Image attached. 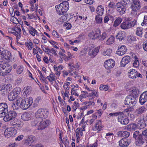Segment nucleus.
<instances>
[{"instance_id":"nucleus-38","label":"nucleus","mask_w":147,"mask_h":147,"mask_svg":"<svg viewBox=\"0 0 147 147\" xmlns=\"http://www.w3.org/2000/svg\"><path fill=\"white\" fill-rule=\"evenodd\" d=\"M142 28H141L138 27L137 28L136 34L137 35L142 37Z\"/></svg>"},{"instance_id":"nucleus-6","label":"nucleus","mask_w":147,"mask_h":147,"mask_svg":"<svg viewBox=\"0 0 147 147\" xmlns=\"http://www.w3.org/2000/svg\"><path fill=\"white\" fill-rule=\"evenodd\" d=\"M137 102L135 97L131 95H128L125 98L124 101L125 105H129L130 107H134Z\"/></svg>"},{"instance_id":"nucleus-22","label":"nucleus","mask_w":147,"mask_h":147,"mask_svg":"<svg viewBox=\"0 0 147 147\" xmlns=\"http://www.w3.org/2000/svg\"><path fill=\"white\" fill-rule=\"evenodd\" d=\"M147 101V91L144 92L140 97L139 102L141 105L144 104Z\"/></svg>"},{"instance_id":"nucleus-44","label":"nucleus","mask_w":147,"mask_h":147,"mask_svg":"<svg viewBox=\"0 0 147 147\" xmlns=\"http://www.w3.org/2000/svg\"><path fill=\"white\" fill-rule=\"evenodd\" d=\"M4 88H5L7 92L9 91L12 89L11 85L10 84H5L3 85Z\"/></svg>"},{"instance_id":"nucleus-57","label":"nucleus","mask_w":147,"mask_h":147,"mask_svg":"<svg viewBox=\"0 0 147 147\" xmlns=\"http://www.w3.org/2000/svg\"><path fill=\"white\" fill-rule=\"evenodd\" d=\"M29 141L31 142H33L35 140V138L34 136L30 135L28 136L27 138Z\"/></svg>"},{"instance_id":"nucleus-50","label":"nucleus","mask_w":147,"mask_h":147,"mask_svg":"<svg viewBox=\"0 0 147 147\" xmlns=\"http://www.w3.org/2000/svg\"><path fill=\"white\" fill-rule=\"evenodd\" d=\"M142 26H147V16H145L144 18L143 22L141 24Z\"/></svg>"},{"instance_id":"nucleus-35","label":"nucleus","mask_w":147,"mask_h":147,"mask_svg":"<svg viewBox=\"0 0 147 147\" xmlns=\"http://www.w3.org/2000/svg\"><path fill=\"white\" fill-rule=\"evenodd\" d=\"M42 99V98L41 96H39L37 97L34 101V105L36 107L41 102Z\"/></svg>"},{"instance_id":"nucleus-9","label":"nucleus","mask_w":147,"mask_h":147,"mask_svg":"<svg viewBox=\"0 0 147 147\" xmlns=\"http://www.w3.org/2000/svg\"><path fill=\"white\" fill-rule=\"evenodd\" d=\"M7 104L5 102L0 103V117H3L8 113Z\"/></svg>"},{"instance_id":"nucleus-15","label":"nucleus","mask_w":147,"mask_h":147,"mask_svg":"<svg viewBox=\"0 0 147 147\" xmlns=\"http://www.w3.org/2000/svg\"><path fill=\"white\" fill-rule=\"evenodd\" d=\"M103 127L101 121L100 120H97L95 123V125L93 127V130L94 131L99 132L102 130Z\"/></svg>"},{"instance_id":"nucleus-51","label":"nucleus","mask_w":147,"mask_h":147,"mask_svg":"<svg viewBox=\"0 0 147 147\" xmlns=\"http://www.w3.org/2000/svg\"><path fill=\"white\" fill-rule=\"evenodd\" d=\"M133 107H128L126 109H125L124 110V113H128L130 112H132L133 110Z\"/></svg>"},{"instance_id":"nucleus-2","label":"nucleus","mask_w":147,"mask_h":147,"mask_svg":"<svg viewBox=\"0 0 147 147\" xmlns=\"http://www.w3.org/2000/svg\"><path fill=\"white\" fill-rule=\"evenodd\" d=\"M55 8L58 14L60 15H64L60 18V20L61 21V19L63 20V18L65 19L66 13L69 9V3L67 1L63 2L59 5L56 6ZM64 20H62V22H64Z\"/></svg>"},{"instance_id":"nucleus-29","label":"nucleus","mask_w":147,"mask_h":147,"mask_svg":"<svg viewBox=\"0 0 147 147\" xmlns=\"http://www.w3.org/2000/svg\"><path fill=\"white\" fill-rule=\"evenodd\" d=\"M31 116L29 113H24L21 116L22 119L24 121H28L30 119Z\"/></svg>"},{"instance_id":"nucleus-59","label":"nucleus","mask_w":147,"mask_h":147,"mask_svg":"<svg viewBox=\"0 0 147 147\" xmlns=\"http://www.w3.org/2000/svg\"><path fill=\"white\" fill-rule=\"evenodd\" d=\"M99 16H97L95 18V20L96 22L98 23H101L102 22V18L99 17Z\"/></svg>"},{"instance_id":"nucleus-33","label":"nucleus","mask_w":147,"mask_h":147,"mask_svg":"<svg viewBox=\"0 0 147 147\" xmlns=\"http://www.w3.org/2000/svg\"><path fill=\"white\" fill-rule=\"evenodd\" d=\"M78 90L79 88L73 87L71 89V94L72 95H74L76 96H79V94L78 93Z\"/></svg>"},{"instance_id":"nucleus-23","label":"nucleus","mask_w":147,"mask_h":147,"mask_svg":"<svg viewBox=\"0 0 147 147\" xmlns=\"http://www.w3.org/2000/svg\"><path fill=\"white\" fill-rule=\"evenodd\" d=\"M127 51V49L126 47L124 45L121 46L120 47H119V49L116 52L117 54L119 56H122L125 54Z\"/></svg>"},{"instance_id":"nucleus-40","label":"nucleus","mask_w":147,"mask_h":147,"mask_svg":"<svg viewBox=\"0 0 147 147\" xmlns=\"http://www.w3.org/2000/svg\"><path fill=\"white\" fill-rule=\"evenodd\" d=\"M15 94L13 92H11L9 94L8 98L10 101H12L15 98Z\"/></svg>"},{"instance_id":"nucleus-30","label":"nucleus","mask_w":147,"mask_h":147,"mask_svg":"<svg viewBox=\"0 0 147 147\" xmlns=\"http://www.w3.org/2000/svg\"><path fill=\"white\" fill-rule=\"evenodd\" d=\"M83 103L85 105L84 107L86 108H84V109L89 108L91 107H94L95 105L94 102L92 101H90L88 102H84Z\"/></svg>"},{"instance_id":"nucleus-47","label":"nucleus","mask_w":147,"mask_h":147,"mask_svg":"<svg viewBox=\"0 0 147 147\" xmlns=\"http://www.w3.org/2000/svg\"><path fill=\"white\" fill-rule=\"evenodd\" d=\"M99 89L100 90L107 91L108 90L109 87L107 85L102 84L100 85Z\"/></svg>"},{"instance_id":"nucleus-7","label":"nucleus","mask_w":147,"mask_h":147,"mask_svg":"<svg viewBox=\"0 0 147 147\" xmlns=\"http://www.w3.org/2000/svg\"><path fill=\"white\" fill-rule=\"evenodd\" d=\"M137 20H135L133 21L130 22L125 21L123 22L121 25V28L123 30L128 29L134 27L136 24Z\"/></svg>"},{"instance_id":"nucleus-1","label":"nucleus","mask_w":147,"mask_h":147,"mask_svg":"<svg viewBox=\"0 0 147 147\" xmlns=\"http://www.w3.org/2000/svg\"><path fill=\"white\" fill-rule=\"evenodd\" d=\"M9 51L0 47V62L3 63L0 64L1 76H5L10 73L11 70V66L7 63L10 61L11 57Z\"/></svg>"},{"instance_id":"nucleus-16","label":"nucleus","mask_w":147,"mask_h":147,"mask_svg":"<svg viewBox=\"0 0 147 147\" xmlns=\"http://www.w3.org/2000/svg\"><path fill=\"white\" fill-rule=\"evenodd\" d=\"M137 125L138 126V128L140 129L144 128L147 125V119H140L138 121Z\"/></svg>"},{"instance_id":"nucleus-41","label":"nucleus","mask_w":147,"mask_h":147,"mask_svg":"<svg viewBox=\"0 0 147 147\" xmlns=\"http://www.w3.org/2000/svg\"><path fill=\"white\" fill-rule=\"evenodd\" d=\"M94 32L95 34V37H96V38L98 37L99 38L101 33L100 30L98 29H96L94 30Z\"/></svg>"},{"instance_id":"nucleus-12","label":"nucleus","mask_w":147,"mask_h":147,"mask_svg":"<svg viewBox=\"0 0 147 147\" xmlns=\"http://www.w3.org/2000/svg\"><path fill=\"white\" fill-rule=\"evenodd\" d=\"M118 121L122 124L126 125L129 122V119L125 117V115L123 113L118 117Z\"/></svg>"},{"instance_id":"nucleus-3","label":"nucleus","mask_w":147,"mask_h":147,"mask_svg":"<svg viewBox=\"0 0 147 147\" xmlns=\"http://www.w3.org/2000/svg\"><path fill=\"white\" fill-rule=\"evenodd\" d=\"M33 103V99L32 97L23 99L20 98L16 100L15 103L16 105H20V107L22 109L25 110L28 108Z\"/></svg>"},{"instance_id":"nucleus-31","label":"nucleus","mask_w":147,"mask_h":147,"mask_svg":"<svg viewBox=\"0 0 147 147\" xmlns=\"http://www.w3.org/2000/svg\"><path fill=\"white\" fill-rule=\"evenodd\" d=\"M114 37L113 35H111L107 40L106 44L107 45L112 44L114 42Z\"/></svg>"},{"instance_id":"nucleus-39","label":"nucleus","mask_w":147,"mask_h":147,"mask_svg":"<svg viewBox=\"0 0 147 147\" xmlns=\"http://www.w3.org/2000/svg\"><path fill=\"white\" fill-rule=\"evenodd\" d=\"M124 35L123 33L121 32L118 33L116 36L117 39H119L120 41H121L124 38Z\"/></svg>"},{"instance_id":"nucleus-42","label":"nucleus","mask_w":147,"mask_h":147,"mask_svg":"<svg viewBox=\"0 0 147 147\" xmlns=\"http://www.w3.org/2000/svg\"><path fill=\"white\" fill-rule=\"evenodd\" d=\"M111 18L112 19V20H113L114 19L113 17L110 15L105 16L104 19V23H107L108 21L111 20Z\"/></svg>"},{"instance_id":"nucleus-21","label":"nucleus","mask_w":147,"mask_h":147,"mask_svg":"<svg viewBox=\"0 0 147 147\" xmlns=\"http://www.w3.org/2000/svg\"><path fill=\"white\" fill-rule=\"evenodd\" d=\"M7 133L6 135L8 137H14L17 133V130L11 127L7 129ZM5 134H6V132L5 133Z\"/></svg>"},{"instance_id":"nucleus-11","label":"nucleus","mask_w":147,"mask_h":147,"mask_svg":"<svg viewBox=\"0 0 147 147\" xmlns=\"http://www.w3.org/2000/svg\"><path fill=\"white\" fill-rule=\"evenodd\" d=\"M128 76L133 79H135L137 77L142 78V76L141 74L137 72L135 69H131L129 73Z\"/></svg>"},{"instance_id":"nucleus-54","label":"nucleus","mask_w":147,"mask_h":147,"mask_svg":"<svg viewBox=\"0 0 147 147\" xmlns=\"http://www.w3.org/2000/svg\"><path fill=\"white\" fill-rule=\"evenodd\" d=\"M70 83L69 82H67L64 84L63 85V87L65 91H67L69 89V87L70 85Z\"/></svg>"},{"instance_id":"nucleus-20","label":"nucleus","mask_w":147,"mask_h":147,"mask_svg":"<svg viewBox=\"0 0 147 147\" xmlns=\"http://www.w3.org/2000/svg\"><path fill=\"white\" fill-rule=\"evenodd\" d=\"M114 65V62L111 59L107 60L104 63V66L107 69L112 68Z\"/></svg>"},{"instance_id":"nucleus-49","label":"nucleus","mask_w":147,"mask_h":147,"mask_svg":"<svg viewBox=\"0 0 147 147\" xmlns=\"http://www.w3.org/2000/svg\"><path fill=\"white\" fill-rule=\"evenodd\" d=\"M79 107V105L77 101H75L72 105V108L73 109L74 111H75L77 108Z\"/></svg>"},{"instance_id":"nucleus-18","label":"nucleus","mask_w":147,"mask_h":147,"mask_svg":"<svg viewBox=\"0 0 147 147\" xmlns=\"http://www.w3.org/2000/svg\"><path fill=\"white\" fill-rule=\"evenodd\" d=\"M130 57L129 56H126L123 57L121 61L120 65L122 67H124L131 61Z\"/></svg>"},{"instance_id":"nucleus-4","label":"nucleus","mask_w":147,"mask_h":147,"mask_svg":"<svg viewBox=\"0 0 147 147\" xmlns=\"http://www.w3.org/2000/svg\"><path fill=\"white\" fill-rule=\"evenodd\" d=\"M133 138L135 140L136 146H140L144 144L147 141L139 131H135L133 134Z\"/></svg>"},{"instance_id":"nucleus-34","label":"nucleus","mask_w":147,"mask_h":147,"mask_svg":"<svg viewBox=\"0 0 147 147\" xmlns=\"http://www.w3.org/2000/svg\"><path fill=\"white\" fill-rule=\"evenodd\" d=\"M122 21V19L119 17L117 18L115 20L113 26L114 27L118 26Z\"/></svg>"},{"instance_id":"nucleus-14","label":"nucleus","mask_w":147,"mask_h":147,"mask_svg":"<svg viewBox=\"0 0 147 147\" xmlns=\"http://www.w3.org/2000/svg\"><path fill=\"white\" fill-rule=\"evenodd\" d=\"M10 121V124L12 126H14L15 127H16L18 129H19L22 127V123L21 121H19L18 119L15 118Z\"/></svg>"},{"instance_id":"nucleus-13","label":"nucleus","mask_w":147,"mask_h":147,"mask_svg":"<svg viewBox=\"0 0 147 147\" xmlns=\"http://www.w3.org/2000/svg\"><path fill=\"white\" fill-rule=\"evenodd\" d=\"M51 123V121L47 119L42 121L41 122L38 126V129L42 130L45 129Z\"/></svg>"},{"instance_id":"nucleus-60","label":"nucleus","mask_w":147,"mask_h":147,"mask_svg":"<svg viewBox=\"0 0 147 147\" xmlns=\"http://www.w3.org/2000/svg\"><path fill=\"white\" fill-rule=\"evenodd\" d=\"M141 134L143 135L144 138H145V139L147 141V129L143 131Z\"/></svg>"},{"instance_id":"nucleus-55","label":"nucleus","mask_w":147,"mask_h":147,"mask_svg":"<svg viewBox=\"0 0 147 147\" xmlns=\"http://www.w3.org/2000/svg\"><path fill=\"white\" fill-rule=\"evenodd\" d=\"M89 37L92 39H95L96 37H95V34L94 30H92L91 32H90L88 34Z\"/></svg>"},{"instance_id":"nucleus-48","label":"nucleus","mask_w":147,"mask_h":147,"mask_svg":"<svg viewBox=\"0 0 147 147\" xmlns=\"http://www.w3.org/2000/svg\"><path fill=\"white\" fill-rule=\"evenodd\" d=\"M112 50L110 49L106 50L103 53V55L105 56H110L111 54Z\"/></svg>"},{"instance_id":"nucleus-43","label":"nucleus","mask_w":147,"mask_h":147,"mask_svg":"<svg viewBox=\"0 0 147 147\" xmlns=\"http://www.w3.org/2000/svg\"><path fill=\"white\" fill-rule=\"evenodd\" d=\"M113 134L112 133H107L106 135V138L109 141H110L113 138Z\"/></svg>"},{"instance_id":"nucleus-61","label":"nucleus","mask_w":147,"mask_h":147,"mask_svg":"<svg viewBox=\"0 0 147 147\" xmlns=\"http://www.w3.org/2000/svg\"><path fill=\"white\" fill-rule=\"evenodd\" d=\"M11 21L13 22V23H14L16 24H17L18 23L19 21L15 17L14 18H11L10 19Z\"/></svg>"},{"instance_id":"nucleus-26","label":"nucleus","mask_w":147,"mask_h":147,"mask_svg":"<svg viewBox=\"0 0 147 147\" xmlns=\"http://www.w3.org/2000/svg\"><path fill=\"white\" fill-rule=\"evenodd\" d=\"M145 107L144 106H141L136 109L135 113L137 116L142 114L145 111Z\"/></svg>"},{"instance_id":"nucleus-19","label":"nucleus","mask_w":147,"mask_h":147,"mask_svg":"<svg viewBox=\"0 0 147 147\" xmlns=\"http://www.w3.org/2000/svg\"><path fill=\"white\" fill-rule=\"evenodd\" d=\"M100 49V47H98L93 49H90L88 52V55L91 58H94L97 55L98 52Z\"/></svg>"},{"instance_id":"nucleus-52","label":"nucleus","mask_w":147,"mask_h":147,"mask_svg":"<svg viewBox=\"0 0 147 147\" xmlns=\"http://www.w3.org/2000/svg\"><path fill=\"white\" fill-rule=\"evenodd\" d=\"M82 92L84 93L83 94H81L80 96V97L81 99L83 98H84L89 97L88 93L87 92L83 91Z\"/></svg>"},{"instance_id":"nucleus-28","label":"nucleus","mask_w":147,"mask_h":147,"mask_svg":"<svg viewBox=\"0 0 147 147\" xmlns=\"http://www.w3.org/2000/svg\"><path fill=\"white\" fill-rule=\"evenodd\" d=\"M56 78V77L55 74L52 72H51L49 76H47L46 77V78L48 79L51 82H53L55 81Z\"/></svg>"},{"instance_id":"nucleus-62","label":"nucleus","mask_w":147,"mask_h":147,"mask_svg":"<svg viewBox=\"0 0 147 147\" xmlns=\"http://www.w3.org/2000/svg\"><path fill=\"white\" fill-rule=\"evenodd\" d=\"M52 35L55 37L58 38L59 37V35L57 32L55 30H53L52 32Z\"/></svg>"},{"instance_id":"nucleus-46","label":"nucleus","mask_w":147,"mask_h":147,"mask_svg":"<svg viewBox=\"0 0 147 147\" xmlns=\"http://www.w3.org/2000/svg\"><path fill=\"white\" fill-rule=\"evenodd\" d=\"M21 89L19 87H17L15 88L13 91V92L15 94H20L21 91Z\"/></svg>"},{"instance_id":"nucleus-27","label":"nucleus","mask_w":147,"mask_h":147,"mask_svg":"<svg viewBox=\"0 0 147 147\" xmlns=\"http://www.w3.org/2000/svg\"><path fill=\"white\" fill-rule=\"evenodd\" d=\"M104 10V7L101 5H100L97 7L96 11L98 16H102L103 14Z\"/></svg>"},{"instance_id":"nucleus-37","label":"nucleus","mask_w":147,"mask_h":147,"mask_svg":"<svg viewBox=\"0 0 147 147\" xmlns=\"http://www.w3.org/2000/svg\"><path fill=\"white\" fill-rule=\"evenodd\" d=\"M24 70V67L22 66H18L16 69V73L18 74H20Z\"/></svg>"},{"instance_id":"nucleus-53","label":"nucleus","mask_w":147,"mask_h":147,"mask_svg":"<svg viewBox=\"0 0 147 147\" xmlns=\"http://www.w3.org/2000/svg\"><path fill=\"white\" fill-rule=\"evenodd\" d=\"M56 50L53 48H51L50 49V53L49 54V55L51 56L53 55V54L55 56L57 55V54L56 53Z\"/></svg>"},{"instance_id":"nucleus-32","label":"nucleus","mask_w":147,"mask_h":147,"mask_svg":"<svg viewBox=\"0 0 147 147\" xmlns=\"http://www.w3.org/2000/svg\"><path fill=\"white\" fill-rule=\"evenodd\" d=\"M133 5H132L136 6L138 9H140L141 7V3L139 0H133Z\"/></svg>"},{"instance_id":"nucleus-24","label":"nucleus","mask_w":147,"mask_h":147,"mask_svg":"<svg viewBox=\"0 0 147 147\" xmlns=\"http://www.w3.org/2000/svg\"><path fill=\"white\" fill-rule=\"evenodd\" d=\"M127 129L129 131H134L138 128L137 124L135 123H131L127 126Z\"/></svg>"},{"instance_id":"nucleus-10","label":"nucleus","mask_w":147,"mask_h":147,"mask_svg":"<svg viewBox=\"0 0 147 147\" xmlns=\"http://www.w3.org/2000/svg\"><path fill=\"white\" fill-rule=\"evenodd\" d=\"M7 114L4 116L3 120L5 121H8L14 119L16 115V113L13 111H10L8 112Z\"/></svg>"},{"instance_id":"nucleus-45","label":"nucleus","mask_w":147,"mask_h":147,"mask_svg":"<svg viewBox=\"0 0 147 147\" xmlns=\"http://www.w3.org/2000/svg\"><path fill=\"white\" fill-rule=\"evenodd\" d=\"M25 45L28 47V49L30 50L34 47L33 45L30 40L29 42H26Z\"/></svg>"},{"instance_id":"nucleus-56","label":"nucleus","mask_w":147,"mask_h":147,"mask_svg":"<svg viewBox=\"0 0 147 147\" xmlns=\"http://www.w3.org/2000/svg\"><path fill=\"white\" fill-rule=\"evenodd\" d=\"M103 111L101 109L96 110L95 114L98 115V118H100L103 113Z\"/></svg>"},{"instance_id":"nucleus-8","label":"nucleus","mask_w":147,"mask_h":147,"mask_svg":"<svg viewBox=\"0 0 147 147\" xmlns=\"http://www.w3.org/2000/svg\"><path fill=\"white\" fill-rule=\"evenodd\" d=\"M127 6L124 5L122 2H118L116 5V9L119 13L121 15H123L126 11V8Z\"/></svg>"},{"instance_id":"nucleus-25","label":"nucleus","mask_w":147,"mask_h":147,"mask_svg":"<svg viewBox=\"0 0 147 147\" xmlns=\"http://www.w3.org/2000/svg\"><path fill=\"white\" fill-rule=\"evenodd\" d=\"M130 133L126 131H120L117 133V134L119 136L125 138H127L130 135Z\"/></svg>"},{"instance_id":"nucleus-58","label":"nucleus","mask_w":147,"mask_h":147,"mask_svg":"<svg viewBox=\"0 0 147 147\" xmlns=\"http://www.w3.org/2000/svg\"><path fill=\"white\" fill-rule=\"evenodd\" d=\"M63 26L65 27L66 28L67 30L70 29L71 27V24L69 23H66L64 24Z\"/></svg>"},{"instance_id":"nucleus-36","label":"nucleus","mask_w":147,"mask_h":147,"mask_svg":"<svg viewBox=\"0 0 147 147\" xmlns=\"http://www.w3.org/2000/svg\"><path fill=\"white\" fill-rule=\"evenodd\" d=\"M29 33L32 36H34L35 35V34L37 35L38 34L37 30L33 27H32L28 30Z\"/></svg>"},{"instance_id":"nucleus-63","label":"nucleus","mask_w":147,"mask_h":147,"mask_svg":"<svg viewBox=\"0 0 147 147\" xmlns=\"http://www.w3.org/2000/svg\"><path fill=\"white\" fill-rule=\"evenodd\" d=\"M139 64V61L137 60V61H134L133 63V66L135 67H138Z\"/></svg>"},{"instance_id":"nucleus-64","label":"nucleus","mask_w":147,"mask_h":147,"mask_svg":"<svg viewBox=\"0 0 147 147\" xmlns=\"http://www.w3.org/2000/svg\"><path fill=\"white\" fill-rule=\"evenodd\" d=\"M107 36V34L105 32H103L102 33V35H100L99 39L101 40H104L106 38Z\"/></svg>"},{"instance_id":"nucleus-17","label":"nucleus","mask_w":147,"mask_h":147,"mask_svg":"<svg viewBox=\"0 0 147 147\" xmlns=\"http://www.w3.org/2000/svg\"><path fill=\"white\" fill-rule=\"evenodd\" d=\"M119 145L122 147H127L131 142L130 140L126 138L122 139L119 141Z\"/></svg>"},{"instance_id":"nucleus-5","label":"nucleus","mask_w":147,"mask_h":147,"mask_svg":"<svg viewBox=\"0 0 147 147\" xmlns=\"http://www.w3.org/2000/svg\"><path fill=\"white\" fill-rule=\"evenodd\" d=\"M49 111L45 109L40 108L38 109L35 113V117L36 118L42 119H45L48 117Z\"/></svg>"}]
</instances>
